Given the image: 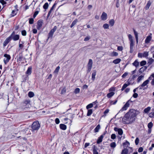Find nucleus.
I'll list each match as a JSON object with an SVG mask.
<instances>
[{
	"label": "nucleus",
	"mask_w": 154,
	"mask_h": 154,
	"mask_svg": "<svg viewBox=\"0 0 154 154\" xmlns=\"http://www.w3.org/2000/svg\"><path fill=\"white\" fill-rule=\"evenodd\" d=\"M137 116L136 110L132 109L125 115L122 120V122L124 124H130L135 120Z\"/></svg>",
	"instance_id": "nucleus-1"
},
{
	"label": "nucleus",
	"mask_w": 154,
	"mask_h": 154,
	"mask_svg": "<svg viewBox=\"0 0 154 154\" xmlns=\"http://www.w3.org/2000/svg\"><path fill=\"white\" fill-rule=\"evenodd\" d=\"M32 129L34 130H38L40 127V125L38 121L34 122L32 125Z\"/></svg>",
	"instance_id": "nucleus-2"
},
{
	"label": "nucleus",
	"mask_w": 154,
	"mask_h": 154,
	"mask_svg": "<svg viewBox=\"0 0 154 154\" xmlns=\"http://www.w3.org/2000/svg\"><path fill=\"white\" fill-rule=\"evenodd\" d=\"M130 102H131V101L130 100H128L120 110L119 112H122L123 111L126 110L128 107H129Z\"/></svg>",
	"instance_id": "nucleus-3"
},
{
	"label": "nucleus",
	"mask_w": 154,
	"mask_h": 154,
	"mask_svg": "<svg viewBox=\"0 0 154 154\" xmlns=\"http://www.w3.org/2000/svg\"><path fill=\"white\" fill-rule=\"evenodd\" d=\"M57 29V27L56 26H55L51 30L48 34V38H52L54 32L56 31Z\"/></svg>",
	"instance_id": "nucleus-4"
},
{
	"label": "nucleus",
	"mask_w": 154,
	"mask_h": 154,
	"mask_svg": "<svg viewBox=\"0 0 154 154\" xmlns=\"http://www.w3.org/2000/svg\"><path fill=\"white\" fill-rule=\"evenodd\" d=\"M4 56L5 58L4 59V61L5 64H6L11 59V57L9 54H5Z\"/></svg>",
	"instance_id": "nucleus-5"
},
{
	"label": "nucleus",
	"mask_w": 154,
	"mask_h": 154,
	"mask_svg": "<svg viewBox=\"0 0 154 154\" xmlns=\"http://www.w3.org/2000/svg\"><path fill=\"white\" fill-rule=\"evenodd\" d=\"M14 32H13L11 35L9 37H11V39H12L14 41H17L18 40L19 38V35H14Z\"/></svg>",
	"instance_id": "nucleus-6"
},
{
	"label": "nucleus",
	"mask_w": 154,
	"mask_h": 154,
	"mask_svg": "<svg viewBox=\"0 0 154 154\" xmlns=\"http://www.w3.org/2000/svg\"><path fill=\"white\" fill-rule=\"evenodd\" d=\"M93 64L92 60L91 59H89L88 64V71L90 72L92 67Z\"/></svg>",
	"instance_id": "nucleus-7"
},
{
	"label": "nucleus",
	"mask_w": 154,
	"mask_h": 154,
	"mask_svg": "<svg viewBox=\"0 0 154 154\" xmlns=\"http://www.w3.org/2000/svg\"><path fill=\"white\" fill-rule=\"evenodd\" d=\"M149 80H152L151 84L152 85H154V73L152 74L148 78Z\"/></svg>",
	"instance_id": "nucleus-8"
},
{
	"label": "nucleus",
	"mask_w": 154,
	"mask_h": 154,
	"mask_svg": "<svg viewBox=\"0 0 154 154\" xmlns=\"http://www.w3.org/2000/svg\"><path fill=\"white\" fill-rule=\"evenodd\" d=\"M42 21L41 20H39L38 21L37 26V28L39 30L41 29L42 26Z\"/></svg>",
	"instance_id": "nucleus-9"
},
{
	"label": "nucleus",
	"mask_w": 154,
	"mask_h": 154,
	"mask_svg": "<svg viewBox=\"0 0 154 154\" xmlns=\"http://www.w3.org/2000/svg\"><path fill=\"white\" fill-rule=\"evenodd\" d=\"M11 40V37L7 38L4 42L3 46L5 47Z\"/></svg>",
	"instance_id": "nucleus-10"
},
{
	"label": "nucleus",
	"mask_w": 154,
	"mask_h": 154,
	"mask_svg": "<svg viewBox=\"0 0 154 154\" xmlns=\"http://www.w3.org/2000/svg\"><path fill=\"white\" fill-rule=\"evenodd\" d=\"M134 41L130 42V52L131 53H132L134 51Z\"/></svg>",
	"instance_id": "nucleus-11"
},
{
	"label": "nucleus",
	"mask_w": 154,
	"mask_h": 154,
	"mask_svg": "<svg viewBox=\"0 0 154 154\" xmlns=\"http://www.w3.org/2000/svg\"><path fill=\"white\" fill-rule=\"evenodd\" d=\"M150 35H149L146 38L145 40V42L146 43H149L151 40V39L152 38V36H151L152 34L150 33Z\"/></svg>",
	"instance_id": "nucleus-12"
},
{
	"label": "nucleus",
	"mask_w": 154,
	"mask_h": 154,
	"mask_svg": "<svg viewBox=\"0 0 154 154\" xmlns=\"http://www.w3.org/2000/svg\"><path fill=\"white\" fill-rule=\"evenodd\" d=\"M107 15L105 12H103L102 13V14L101 16V18L102 20H106L107 19Z\"/></svg>",
	"instance_id": "nucleus-13"
},
{
	"label": "nucleus",
	"mask_w": 154,
	"mask_h": 154,
	"mask_svg": "<svg viewBox=\"0 0 154 154\" xmlns=\"http://www.w3.org/2000/svg\"><path fill=\"white\" fill-rule=\"evenodd\" d=\"M17 62L21 61L23 59V55L22 53L19 54V55L17 57Z\"/></svg>",
	"instance_id": "nucleus-14"
},
{
	"label": "nucleus",
	"mask_w": 154,
	"mask_h": 154,
	"mask_svg": "<svg viewBox=\"0 0 154 154\" xmlns=\"http://www.w3.org/2000/svg\"><path fill=\"white\" fill-rule=\"evenodd\" d=\"M103 137L104 135H102L99 137L97 140V143H99L102 142Z\"/></svg>",
	"instance_id": "nucleus-15"
},
{
	"label": "nucleus",
	"mask_w": 154,
	"mask_h": 154,
	"mask_svg": "<svg viewBox=\"0 0 154 154\" xmlns=\"http://www.w3.org/2000/svg\"><path fill=\"white\" fill-rule=\"evenodd\" d=\"M60 128L63 130H65L66 129V126L64 124H60Z\"/></svg>",
	"instance_id": "nucleus-16"
},
{
	"label": "nucleus",
	"mask_w": 154,
	"mask_h": 154,
	"mask_svg": "<svg viewBox=\"0 0 154 154\" xmlns=\"http://www.w3.org/2000/svg\"><path fill=\"white\" fill-rule=\"evenodd\" d=\"M32 70V67L30 66L28 68L26 72V74L28 75H30L31 73Z\"/></svg>",
	"instance_id": "nucleus-17"
},
{
	"label": "nucleus",
	"mask_w": 154,
	"mask_h": 154,
	"mask_svg": "<svg viewBox=\"0 0 154 154\" xmlns=\"http://www.w3.org/2000/svg\"><path fill=\"white\" fill-rule=\"evenodd\" d=\"M55 4H54V5H53L52 6V7L51 8L50 10L49 11V12L48 13V16H47V17H49L50 16V15L51 14V13L53 12V11L54 8H55Z\"/></svg>",
	"instance_id": "nucleus-18"
},
{
	"label": "nucleus",
	"mask_w": 154,
	"mask_h": 154,
	"mask_svg": "<svg viewBox=\"0 0 154 154\" xmlns=\"http://www.w3.org/2000/svg\"><path fill=\"white\" fill-rule=\"evenodd\" d=\"M130 145L128 141H126L125 143H123V145L124 146V149H126Z\"/></svg>",
	"instance_id": "nucleus-19"
},
{
	"label": "nucleus",
	"mask_w": 154,
	"mask_h": 154,
	"mask_svg": "<svg viewBox=\"0 0 154 154\" xmlns=\"http://www.w3.org/2000/svg\"><path fill=\"white\" fill-rule=\"evenodd\" d=\"M36 10H37V11H35L33 15V18H35V17H36V16L38 15V14L39 11L40 10V8H36Z\"/></svg>",
	"instance_id": "nucleus-20"
},
{
	"label": "nucleus",
	"mask_w": 154,
	"mask_h": 154,
	"mask_svg": "<svg viewBox=\"0 0 154 154\" xmlns=\"http://www.w3.org/2000/svg\"><path fill=\"white\" fill-rule=\"evenodd\" d=\"M149 81V79H148L145 81L141 85V87H143L146 86L147 84H148Z\"/></svg>",
	"instance_id": "nucleus-21"
},
{
	"label": "nucleus",
	"mask_w": 154,
	"mask_h": 154,
	"mask_svg": "<svg viewBox=\"0 0 154 154\" xmlns=\"http://www.w3.org/2000/svg\"><path fill=\"white\" fill-rule=\"evenodd\" d=\"M96 102V101H95V102H94L93 103H90L89 104H88V105L86 106V108H87V109H89V108H92L93 107V105L94 104H95Z\"/></svg>",
	"instance_id": "nucleus-22"
},
{
	"label": "nucleus",
	"mask_w": 154,
	"mask_h": 154,
	"mask_svg": "<svg viewBox=\"0 0 154 154\" xmlns=\"http://www.w3.org/2000/svg\"><path fill=\"white\" fill-rule=\"evenodd\" d=\"M121 60V59L119 58H117L116 60H114L112 62L113 63L115 64H118L120 62Z\"/></svg>",
	"instance_id": "nucleus-23"
},
{
	"label": "nucleus",
	"mask_w": 154,
	"mask_h": 154,
	"mask_svg": "<svg viewBox=\"0 0 154 154\" xmlns=\"http://www.w3.org/2000/svg\"><path fill=\"white\" fill-rule=\"evenodd\" d=\"M132 64L133 66H134L136 68H137L138 66L139 65V63L137 60H136L132 63Z\"/></svg>",
	"instance_id": "nucleus-24"
},
{
	"label": "nucleus",
	"mask_w": 154,
	"mask_h": 154,
	"mask_svg": "<svg viewBox=\"0 0 154 154\" xmlns=\"http://www.w3.org/2000/svg\"><path fill=\"white\" fill-rule=\"evenodd\" d=\"M130 84V83H128V84H124L121 90L122 91L124 90Z\"/></svg>",
	"instance_id": "nucleus-25"
},
{
	"label": "nucleus",
	"mask_w": 154,
	"mask_h": 154,
	"mask_svg": "<svg viewBox=\"0 0 154 154\" xmlns=\"http://www.w3.org/2000/svg\"><path fill=\"white\" fill-rule=\"evenodd\" d=\"M151 3L150 2V1H149L148 2L146 5L145 6V8L146 10H147L149 8L150 6L151 5Z\"/></svg>",
	"instance_id": "nucleus-26"
},
{
	"label": "nucleus",
	"mask_w": 154,
	"mask_h": 154,
	"mask_svg": "<svg viewBox=\"0 0 154 154\" xmlns=\"http://www.w3.org/2000/svg\"><path fill=\"white\" fill-rule=\"evenodd\" d=\"M147 68L146 66H143L140 68L139 70V72L142 73L144 70H146Z\"/></svg>",
	"instance_id": "nucleus-27"
},
{
	"label": "nucleus",
	"mask_w": 154,
	"mask_h": 154,
	"mask_svg": "<svg viewBox=\"0 0 154 154\" xmlns=\"http://www.w3.org/2000/svg\"><path fill=\"white\" fill-rule=\"evenodd\" d=\"M144 77V75H141L139 76L137 79V82H139L141 80H142L143 79Z\"/></svg>",
	"instance_id": "nucleus-28"
},
{
	"label": "nucleus",
	"mask_w": 154,
	"mask_h": 154,
	"mask_svg": "<svg viewBox=\"0 0 154 154\" xmlns=\"http://www.w3.org/2000/svg\"><path fill=\"white\" fill-rule=\"evenodd\" d=\"M78 22V20L77 19H75V20L72 22L71 25V27L72 28Z\"/></svg>",
	"instance_id": "nucleus-29"
},
{
	"label": "nucleus",
	"mask_w": 154,
	"mask_h": 154,
	"mask_svg": "<svg viewBox=\"0 0 154 154\" xmlns=\"http://www.w3.org/2000/svg\"><path fill=\"white\" fill-rule=\"evenodd\" d=\"M114 94L115 93L114 92H111L108 94L107 95V96L108 98H109L112 97L114 95Z\"/></svg>",
	"instance_id": "nucleus-30"
},
{
	"label": "nucleus",
	"mask_w": 154,
	"mask_h": 154,
	"mask_svg": "<svg viewBox=\"0 0 154 154\" xmlns=\"http://www.w3.org/2000/svg\"><path fill=\"white\" fill-rule=\"evenodd\" d=\"M115 21L113 19H111L109 21V23L110 26H113L114 24Z\"/></svg>",
	"instance_id": "nucleus-31"
},
{
	"label": "nucleus",
	"mask_w": 154,
	"mask_h": 154,
	"mask_svg": "<svg viewBox=\"0 0 154 154\" xmlns=\"http://www.w3.org/2000/svg\"><path fill=\"white\" fill-rule=\"evenodd\" d=\"M151 109V107H148L144 110V112L145 113H148Z\"/></svg>",
	"instance_id": "nucleus-32"
},
{
	"label": "nucleus",
	"mask_w": 154,
	"mask_h": 154,
	"mask_svg": "<svg viewBox=\"0 0 154 154\" xmlns=\"http://www.w3.org/2000/svg\"><path fill=\"white\" fill-rule=\"evenodd\" d=\"M154 62V60L152 58H150L149 59L148 63L150 65L152 63Z\"/></svg>",
	"instance_id": "nucleus-33"
},
{
	"label": "nucleus",
	"mask_w": 154,
	"mask_h": 154,
	"mask_svg": "<svg viewBox=\"0 0 154 154\" xmlns=\"http://www.w3.org/2000/svg\"><path fill=\"white\" fill-rule=\"evenodd\" d=\"M28 94L29 97L30 98L34 96V93L32 91H29V92Z\"/></svg>",
	"instance_id": "nucleus-34"
},
{
	"label": "nucleus",
	"mask_w": 154,
	"mask_h": 154,
	"mask_svg": "<svg viewBox=\"0 0 154 154\" xmlns=\"http://www.w3.org/2000/svg\"><path fill=\"white\" fill-rule=\"evenodd\" d=\"M128 150L127 149H123L121 152V154H128Z\"/></svg>",
	"instance_id": "nucleus-35"
},
{
	"label": "nucleus",
	"mask_w": 154,
	"mask_h": 154,
	"mask_svg": "<svg viewBox=\"0 0 154 154\" xmlns=\"http://www.w3.org/2000/svg\"><path fill=\"white\" fill-rule=\"evenodd\" d=\"M118 55V53L116 52L113 51L111 54V56L112 57L116 56Z\"/></svg>",
	"instance_id": "nucleus-36"
},
{
	"label": "nucleus",
	"mask_w": 154,
	"mask_h": 154,
	"mask_svg": "<svg viewBox=\"0 0 154 154\" xmlns=\"http://www.w3.org/2000/svg\"><path fill=\"white\" fill-rule=\"evenodd\" d=\"M110 146L112 148H115L116 146V144L115 142H113L111 143L110 144Z\"/></svg>",
	"instance_id": "nucleus-37"
},
{
	"label": "nucleus",
	"mask_w": 154,
	"mask_h": 154,
	"mask_svg": "<svg viewBox=\"0 0 154 154\" xmlns=\"http://www.w3.org/2000/svg\"><path fill=\"white\" fill-rule=\"evenodd\" d=\"M93 154H96V148L95 145L93 146Z\"/></svg>",
	"instance_id": "nucleus-38"
},
{
	"label": "nucleus",
	"mask_w": 154,
	"mask_h": 154,
	"mask_svg": "<svg viewBox=\"0 0 154 154\" xmlns=\"http://www.w3.org/2000/svg\"><path fill=\"white\" fill-rule=\"evenodd\" d=\"M48 4L47 2L45 3L43 6V8L45 9H47L48 7Z\"/></svg>",
	"instance_id": "nucleus-39"
},
{
	"label": "nucleus",
	"mask_w": 154,
	"mask_h": 154,
	"mask_svg": "<svg viewBox=\"0 0 154 154\" xmlns=\"http://www.w3.org/2000/svg\"><path fill=\"white\" fill-rule=\"evenodd\" d=\"M149 116L150 118L153 117L154 118V109L149 114Z\"/></svg>",
	"instance_id": "nucleus-40"
},
{
	"label": "nucleus",
	"mask_w": 154,
	"mask_h": 154,
	"mask_svg": "<svg viewBox=\"0 0 154 154\" xmlns=\"http://www.w3.org/2000/svg\"><path fill=\"white\" fill-rule=\"evenodd\" d=\"M17 13V11L16 10H13L11 14L12 17H14L15 16Z\"/></svg>",
	"instance_id": "nucleus-41"
},
{
	"label": "nucleus",
	"mask_w": 154,
	"mask_h": 154,
	"mask_svg": "<svg viewBox=\"0 0 154 154\" xmlns=\"http://www.w3.org/2000/svg\"><path fill=\"white\" fill-rule=\"evenodd\" d=\"M149 55L148 52L145 51L143 53V57H146Z\"/></svg>",
	"instance_id": "nucleus-42"
},
{
	"label": "nucleus",
	"mask_w": 154,
	"mask_h": 154,
	"mask_svg": "<svg viewBox=\"0 0 154 154\" xmlns=\"http://www.w3.org/2000/svg\"><path fill=\"white\" fill-rule=\"evenodd\" d=\"M103 27L104 29H109V25L107 23H105L103 25Z\"/></svg>",
	"instance_id": "nucleus-43"
},
{
	"label": "nucleus",
	"mask_w": 154,
	"mask_h": 154,
	"mask_svg": "<svg viewBox=\"0 0 154 154\" xmlns=\"http://www.w3.org/2000/svg\"><path fill=\"white\" fill-rule=\"evenodd\" d=\"M92 112V110L91 109H88V110L87 116H90Z\"/></svg>",
	"instance_id": "nucleus-44"
},
{
	"label": "nucleus",
	"mask_w": 154,
	"mask_h": 154,
	"mask_svg": "<svg viewBox=\"0 0 154 154\" xmlns=\"http://www.w3.org/2000/svg\"><path fill=\"white\" fill-rule=\"evenodd\" d=\"M128 38L130 42L134 41L132 38V37L131 35L129 34L128 35Z\"/></svg>",
	"instance_id": "nucleus-45"
},
{
	"label": "nucleus",
	"mask_w": 154,
	"mask_h": 154,
	"mask_svg": "<svg viewBox=\"0 0 154 154\" xmlns=\"http://www.w3.org/2000/svg\"><path fill=\"white\" fill-rule=\"evenodd\" d=\"M21 43H22L21 44H20L19 43V50H20V49H22L23 47V43L22 42H21Z\"/></svg>",
	"instance_id": "nucleus-46"
},
{
	"label": "nucleus",
	"mask_w": 154,
	"mask_h": 154,
	"mask_svg": "<svg viewBox=\"0 0 154 154\" xmlns=\"http://www.w3.org/2000/svg\"><path fill=\"white\" fill-rule=\"evenodd\" d=\"M153 126V124L151 122H149L148 125V127L149 128L151 129Z\"/></svg>",
	"instance_id": "nucleus-47"
},
{
	"label": "nucleus",
	"mask_w": 154,
	"mask_h": 154,
	"mask_svg": "<svg viewBox=\"0 0 154 154\" xmlns=\"http://www.w3.org/2000/svg\"><path fill=\"white\" fill-rule=\"evenodd\" d=\"M118 132L119 134L120 135H122L123 134V133L122 130L121 128H119Z\"/></svg>",
	"instance_id": "nucleus-48"
},
{
	"label": "nucleus",
	"mask_w": 154,
	"mask_h": 154,
	"mask_svg": "<svg viewBox=\"0 0 154 154\" xmlns=\"http://www.w3.org/2000/svg\"><path fill=\"white\" fill-rule=\"evenodd\" d=\"M96 75V73L95 72L92 73V79L93 80H94L95 79Z\"/></svg>",
	"instance_id": "nucleus-49"
},
{
	"label": "nucleus",
	"mask_w": 154,
	"mask_h": 154,
	"mask_svg": "<svg viewBox=\"0 0 154 154\" xmlns=\"http://www.w3.org/2000/svg\"><path fill=\"white\" fill-rule=\"evenodd\" d=\"M80 91V90L79 88H77L75 89L74 93L76 94H78L79 92Z\"/></svg>",
	"instance_id": "nucleus-50"
},
{
	"label": "nucleus",
	"mask_w": 154,
	"mask_h": 154,
	"mask_svg": "<svg viewBox=\"0 0 154 154\" xmlns=\"http://www.w3.org/2000/svg\"><path fill=\"white\" fill-rule=\"evenodd\" d=\"M146 64V62L145 61H142L140 63V65L141 66H143Z\"/></svg>",
	"instance_id": "nucleus-51"
},
{
	"label": "nucleus",
	"mask_w": 154,
	"mask_h": 154,
	"mask_svg": "<svg viewBox=\"0 0 154 154\" xmlns=\"http://www.w3.org/2000/svg\"><path fill=\"white\" fill-rule=\"evenodd\" d=\"M134 33L135 36V37L136 38H138V33L135 31V29H133Z\"/></svg>",
	"instance_id": "nucleus-52"
},
{
	"label": "nucleus",
	"mask_w": 154,
	"mask_h": 154,
	"mask_svg": "<svg viewBox=\"0 0 154 154\" xmlns=\"http://www.w3.org/2000/svg\"><path fill=\"white\" fill-rule=\"evenodd\" d=\"M60 69V67L59 66H57L54 70V73H57L59 71V70Z\"/></svg>",
	"instance_id": "nucleus-53"
},
{
	"label": "nucleus",
	"mask_w": 154,
	"mask_h": 154,
	"mask_svg": "<svg viewBox=\"0 0 154 154\" xmlns=\"http://www.w3.org/2000/svg\"><path fill=\"white\" fill-rule=\"evenodd\" d=\"M34 22V19L32 18H30L29 20V23L30 24H32Z\"/></svg>",
	"instance_id": "nucleus-54"
},
{
	"label": "nucleus",
	"mask_w": 154,
	"mask_h": 154,
	"mask_svg": "<svg viewBox=\"0 0 154 154\" xmlns=\"http://www.w3.org/2000/svg\"><path fill=\"white\" fill-rule=\"evenodd\" d=\"M22 35L23 36H26V31L25 30H23L21 32Z\"/></svg>",
	"instance_id": "nucleus-55"
},
{
	"label": "nucleus",
	"mask_w": 154,
	"mask_h": 154,
	"mask_svg": "<svg viewBox=\"0 0 154 154\" xmlns=\"http://www.w3.org/2000/svg\"><path fill=\"white\" fill-rule=\"evenodd\" d=\"M139 139L138 138H137L135 140V143L136 145L138 144L139 143Z\"/></svg>",
	"instance_id": "nucleus-56"
},
{
	"label": "nucleus",
	"mask_w": 154,
	"mask_h": 154,
	"mask_svg": "<svg viewBox=\"0 0 154 154\" xmlns=\"http://www.w3.org/2000/svg\"><path fill=\"white\" fill-rule=\"evenodd\" d=\"M55 122L56 124H59L60 122V121L59 119L58 118H56L55 120Z\"/></svg>",
	"instance_id": "nucleus-57"
},
{
	"label": "nucleus",
	"mask_w": 154,
	"mask_h": 154,
	"mask_svg": "<svg viewBox=\"0 0 154 154\" xmlns=\"http://www.w3.org/2000/svg\"><path fill=\"white\" fill-rule=\"evenodd\" d=\"M116 135L115 134H113L111 135V138L112 139H114L116 138Z\"/></svg>",
	"instance_id": "nucleus-58"
},
{
	"label": "nucleus",
	"mask_w": 154,
	"mask_h": 154,
	"mask_svg": "<svg viewBox=\"0 0 154 154\" xmlns=\"http://www.w3.org/2000/svg\"><path fill=\"white\" fill-rule=\"evenodd\" d=\"M66 92V89L65 88H63L62 90L61 91V94H63Z\"/></svg>",
	"instance_id": "nucleus-59"
},
{
	"label": "nucleus",
	"mask_w": 154,
	"mask_h": 154,
	"mask_svg": "<svg viewBox=\"0 0 154 154\" xmlns=\"http://www.w3.org/2000/svg\"><path fill=\"white\" fill-rule=\"evenodd\" d=\"M123 49V48L122 46H118L117 48V49L119 51H122Z\"/></svg>",
	"instance_id": "nucleus-60"
},
{
	"label": "nucleus",
	"mask_w": 154,
	"mask_h": 154,
	"mask_svg": "<svg viewBox=\"0 0 154 154\" xmlns=\"http://www.w3.org/2000/svg\"><path fill=\"white\" fill-rule=\"evenodd\" d=\"M90 38L89 36L86 37L85 38L84 40L85 41H87L90 39Z\"/></svg>",
	"instance_id": "nucleus-61"
},
{
	"label": "nucleus",
	"mask_w": 154,
	"mask_h": 154,
	"mask_svg": "<svg viewBox=\"0 0 154 154\" xmlns=\"http://www.w3.org/2000/svg\"><path fill=\"white\" fill-rule=\"evenodd\" d=\"M143 53H138V57H139L142 58L143 57Z\"/></svg>",
	"instance_id": "nucleus-62"
},
{
	"label": "nucleus",
	"mask_w": 154,
	"mask_h": 154,
	"mask_svg": "<svg viewBox=\"0 0 154 154\" xmlns=\"http://www.w3.org/2000/svg\"><path fill=\"white\" fill-rule=\"evenodd\" d=\"M143 150V148L142 147H140L139 148V149H138V152H142Z\"/></svg>",
	"instance_id": "nucleus-63"
},
{
	"label": "nucleus",
	"mask_w": 154,
	"mask_h": 154,
	"mask_svg": "<svg viewBox=\"0 0 154 154\" xmlns=\"http://www.w3.org/2000/svg\"><path fill=\"white\" fill-rule=\"evenodd\" d=\"M150 50L152 53L154 52V46L151 47Z\"/></svg>",
	"instance_id": "nucleus-64"
}]
</instances>
